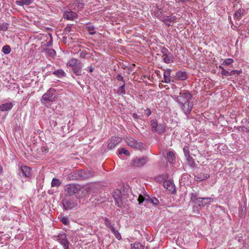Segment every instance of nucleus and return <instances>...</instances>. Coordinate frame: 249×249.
Listing matches in <instances>:
<instances>
[{
    "mask_svg": "<svg viewBox=\"0 0 249 249\" xmlns=\"http://www.w3.org/2000/svg\"><path fill=\"white\" fill-rule=\"evenodd\" d=\"M93 176L91 172L88 170H77L71 172L68 175V178L70 180H84Z\"/></svg>",
    "mask_w": 249,
    "mask_h": 249,
    "instance_id": "f257e3e1",
    "label": "nucleus"
},
{
    "mask_svg": "<svg viewBox=\"0 0 249 249\" xmlns=\"http://www.w3.org/2000/svg\"><path fill=\"white\" fill-rule=\"evenodd\" d=\"M173 98L176 100L178 105L186 103L188 101L193 100L192 93L189 90H181L179 95H174Z\"/></svg>",
    "mask_w": 249,
    "mask_h": 249,
    "instance_id": "f03ea898",
    "label": "nucleus"
},
{
    "mask_svg": "<svg viewBox=\"0 0 249 249\" xmlns=\"http://www.w3.org/2000/svg\"><path fill=\"white\" fill-rule=\"evenodd\" d=\"M56 90L53 88L49 89L46 93H45L41 99V103L43 105H46L47 103L54 101L56 99V96L54 93Z\"/></svg>",
    "mask_w": 249,
    "mask_h": 249,
    "instance_id": "7ed1b4c3",
    "label": "nucleus"
},
{
    "mask_svg": "<svg viewBox=\"0 0 249 249\" xmlns=\"http://www.w3.org/2000/svg\"><path fill=\"white\" fill-rule=\"evenodd\" d=\"M17 174L21 178H31L32 174V169L27 165L22 164L18 167Z\"/></svg>",
    "mask_w": 249,
    "mask_h": 249,
    "instance_id": "20e7f679",
    "label": "nucleus"
},
{
    "mask_svg": "<svg viewBox=\"0 0 249 249\" xmlns=\"http://www.w3.org/2000/svg\"><path fill=\"white\" fill-rule=\"evenodd\" d=\"M178 106L187 118H189V115L194 107L193 100L188 101L187 102L181 104Z\"/></svg>",
    "mask_w": 249,
    "mask_h": 249,
    "instance_id": "39448f33",
    "label": "nucleus"
},
{
    "mask_svg": "<svg viewBox=\"0 0 249 249\" xmlns=\"http://www.w3.org/2000/svg\"><path fill=\"white\" fill-rule=\"evenodd\" d=\"M184 156L189 166L192 168H195L196 166L194 159L190 154V150L188 146H185L183 148Z\"/></svg>",
    "mask_w": 249,
    "mask_h": 249,
    "instance_id": "423d86ee",
    "label": "nucleus"
},
{
    "mask_svg": "<svg viewBox=\"0 0 249 249\" xmlns=\"http://www.w3.org/2000/svg\"><path fill=\"white\" fill-rule=\"evenodd\" d=\"M80 189V186L76 184H67L65 187V191L69 196L73 195L77 193Z\"/></svg>",
    "mask_w": 249,
    "mask_h": 249,
    "instance_id": "0eeeda50",
    "label": "nucleus"
},
{
    "mask_svg": "<svg viewBox=\"0 0 249 249\" xmlns=\"http://www.w3.org/2000/svg\"><path fill=\"white\" fill-rule=\"evenodd\" d=\"M62 204L64 209L66 211L71 210L77 206L76 201L72 198L63 200Z\"/></svg>",
    "mask_w": 249,
    "mask_h": 249,
    "instance_id": "6e6552de",
    "label": "nucleus"
},
{
    "mask_svg": "<svg viewBox=\"0 0 249 249\" xmlns=\"http://www.w3.org/2000/svg\"><path fill=\"white\" fill-rule=\"evenodd\" d=\"M113 197L114 199L115 204L121 208L123 205V203L122 199V193L119 189H117L114 190L113 193Z\"/></svg>",
    "mask_w": 249,
    "mask_h": 249,
    "instance_id": "1a4fd4ad",
    "label": "nucleus"
},
{
    "mask_svg": "<svg viewBox=\"0 0 249 249\" xmlns=\"http://www.w3.org/2000/svg\"><path fill=\"white\" fill-rule=\"evenodd\" d=\"M198 192L191 193L190 202L195 205L203 208V207L201 206L202 203H203V197H198Z\"/></svg>",
    "mask_w": 249,
    "mask_h": 249,
    "instance_id": "9d476101",
    "label": "nucleus"
},
{
    "mask_svg": "<svg viewBox=\"0 0 249 249\" xmlns=\"http://www.w3.org/2000/svg\"><path fill=\"white\" fill-rule=\"evenodd\" d=\"M147 162V157L142 156L140 158H136L132 160V165L136 167H141L144 166Z\"/></svg>",
    "mask_w": 249,
    "mask_h": 249,
    "instance_id": "9b49d317",
    "label": "nucleus"
},
{
    "mask_svg": "<svg viewBox=\"0 0 249 249\" xmlns=\"http://www.w3.org/2000/svg\"><path fill=\"white\" fill-rule=\"evenodd\" d=\"M58 240L63 246L64 249H69V242L66 234H62L58 235Z\"/></svg>",
    "mask_w": 249,
    "mask_h": 249,
    "instance_id": "f8f14e48",
    "label": "nucleus"
},
{
    "mask_svg": "<svg viewBox=\"0 0 249 249\" xmlns=\"http://www.w3.org/2000/svg\"><path fill=\"white\" fill-rule=\"evenodd\" d=\"M122 139L120 137H115L111 138L108 140L107 145L108 148L111 150L115 147V146L121 142Z\"/></svg>",
    "mask_w": 249,
    "mask_h": 249,
    "instance_id": "ddd939ff",
    "label": "nucleus"
},
{
    "mask_svg": "<svg viewBox=\"0 0 249 249\" xmlns=\"http://www.w3.org/2000/svg\"><path fill=\"white\" fill-rule=\"evenodd\" d=\"M163 185L165 188L172 194H174L176 192L175 185L173 182L170 180L164 181Z\"/></svg>",
    "mask_w": 249,
    "mask_h": 249,
    "instance_id": "4468645a",
    "label": "nucleus"
},
{
    "mask_svg": "<svg viewBox=\"0 0 249 249\" xmlns=\"http://www.w3.org/2000/svg\"><path fill=\"white\" fill-rule=\"evenodd\" d=\"M210 177L209 175L203 172H196L194 175V179L196 181L204 180Z\"/></svg>",
    "mask_w": 249,
    "mask_h": 249,
    "instance_id": "2eb2a0df",
    "label": "nucleus"
},
{
    "mask_svg": "<svg viewBox=\"0 0 249 249\" xmlns=\"http://www.w3.org/2000/svg\"><path fill=\"white\" fill-rule=\"evenodd\" d=\"M188 74L185 71H178L176 72L175 75H173L175 78L179 80H185L188 78Z\"/></svg>",
    "mask_w": 249,
    "mask_h": 249,
    "instance_id": "dca6fc26",
    "label": "nucleus"
},
{
    "mask_svg": "<svg viewBox=\"0 0 249 249\" xmlns=\"http://www.w3.org/2000/svg\"><path fill=\"white\" fill-rule=\"evenodd\" d=\"M177 17L175 16H168L166 15H163L160 20L164 22L166 25L168 27L172 26L171 24H168V22H172L176 20Z\"/></svg>",
    "mask_w": 249,
    "mask_h": 249,
    "instance_id": "f3484780",
    "label": "nucleus"
},
{
    "mask_svg": "<svg viewBox=\"0 0 249 249\" xmlns=\"http://www.w3.org/2000/svg\"><path fill=\"white\" fill-rule=\"evenodd\" d=\"M77 14L72 11H66L63 13V17L68 20H73L77 18Z\"/></svg>",
    "mask_w": 249,
    "mask_h": 249,
    "instance_id": "a211bd4d",
    "label": "nucleus"
},
{
    "mask_svg": "<svg viewBox=\"0 0 249 249\" xmlns=\"http://www.w3.org/2000/svg\"><path fill=\"white\" fill-rule=\"evenodd\" d=\"M14 105L11 102L6 103L0 105V110L1 111H8L13 108Z\"/></svg>",
    "mask_w": 249,
    "mask_h": 249,
    "instance_id": "6ab92c4d",
    "label": "nucleus"
},
{
    "mask_svg": "<svg viewBox=\"0 0 249 249\" xmlns=\"http://www.w3.org/2000/svg\"><path fill=\"white\" fill-rule=\"evenodd\" d=\"M82 63H79L77 66L72 68V70L73 73L77 76H81L82 69Z\"/></svg>",
    "mask_w": 249,
    "mask_h": 249,
    "instance_id": "aec40b11",
    "label": "nucleus"
},
{
    "mask_svg": "<svg viewBox=\"0 0 249 249\" xmlns=\"http://www.w3.org/2000/svg\"><path fill=\"white\" fill-rule=\"evenodd\" d=\"M81 63V62L78 60L76 58H72L69 60L67 65L72 69L77 66L79 63Z\"/></svg>",
    "mask_w": 249,
    "mask_h": 249,
    "instance_id": "412c9836",
    "label": "nucleus"
},
{
    "mask_svg": "<svg viewBox=\"0 0 249 249\" xmlns=\"http://www.w3.org/2000/svg\"><path fill=\"white\" fill-rule=\"evenodd\" d=\"M43 52L45 53L46 54L51 57H53L56 55V52L53 49L44 48Z\"/></svg>",
    "mask_w": 249,
    "mask_h": 249,
    "instance_id": "4be33fe9",
    "label": "nucleus"
},
{
    "mask_svg": "<svg viewBox=\"0 0 249 249\" xmlns=\"http://www.w3.org/2000/svg\"><path fill=\"white\" fill-rule=\"evenodd\" d=\"M145 201H147V203H152L156 206L159 205L160 203L159 200L157 198L149 196H147Z\"/></svg>",
    "mask_w": 249,
    "mask_h": 249,
    "instance_id": "5701e85b",
    "label": "nucleus"
},
{
    "mask_svg": "<svg viewBox=\"0 0 249 249\" xmlns=\"http://www.w3.org/2000/svg\"><path fill=\"white\" fill-rule=\"evenodd\" d=\"M107 228L110 229V230L113 233L114 235H115V237L118 240H121L122 239L121 235L119 232L116 230L111 225L107 226Z\"/></svg>",
    "mask_w": 249,
    "mask_h": 249,
    "instance_id": "b1692460",
    "label": "nucleus"
},
{
    "mask_svg": "<svg viewBox=\"0 0 249 249\" xmlns=\"http://www.w3.org/2000/svg\"><path fill=\"white\" fill-rule=\"evenodd\" d=\"M32 2V0H20L15 2L16 4L18 6L29 5Z\"/></svg>",
    "mask_w": 249,
    "mask_h": 249,
    "instance_id": "393cba45",
    "label": "nucleus"
},
{
    "mask_svg": "<svg viewBox=\"0 0 249 249\" xmlns=\"http://www.w3.org/2000/svg\"><path fill=\"white\" fill-rule=\"evenodd\" d=\"M53 74L59 78H62L66 76L65 72L62 69H58L53 71Z\"/></svg>",
    "mask_w": 249,
    "mask_h": 249,
    "instance_id": "a878e982",
    "label": "nucleus"
},
{
    "mask_svg": "<svg viewBox=\"0 0 249 249\" xmlns=\"http://www.w3.org/2000/svg\"><path fill=\"white\" fill-rule=\"evenodd\" d=\"M158 121L156 120H152L150 122L151 130L153 132H156L158 127Z\"/></svg>",
    "mask_w": 249,
    "mask_h": 249,
    "instance_id": "bb28decb",
    "label": "nucleus"
},
{
    "mask_svg": "<svg viewBox=\"0 0 249 249\" xmlns=\"http://www.w3.org/2000/svg\"><path fill=\"white\" fill-rule=\"evenodd\" d=\"M245 10L244 9H239L234 14V18L236 19H239L244 14Z\"/></svg>",
    "mask_w": 249,
    "mask_h": 249,
    "instance_id": "cd10ccee",
    "label": "nucleus"
},
{
    "mask_svg": "<svg viewBox=\"0 0 249 249\" xmlns=\"http://www.w3.org/2000/svg\"><path fill=\"white\" fill-rule=\"evenodd\" d=\"M167 159L170 163L173 162L175 160V156L173 152L169 151L167 153Z\"/></svg>",
    "mask_w": 249,
    "mask_h": 249,
    "instance_id": "c85d7f7f",
    "label": "nucleus"
},
{
    "mask_svg": "<svg viewBox=\"0 0 249 249\" xmlns=\"http://www.w3.org/2000/svg\"><path fill=\"white\" fill-rule=\"evenodd\" d=\"M165 127L166 125L165 124H159L157 128V131L156 132H158L159 134H161L162 133L165 132Z\"/></svg>",
    "mask_w": 249,
    "mask_h": 249,
    "instance_id": "c756f323",
    "label": "nucleus"
},
{
    "mask_svg": "<svg viewBox=\"0 0 249 249\" xmlns=\"http://www.w3.org/2000/svg\"><path fill=\"white\" fill-rule=\"evenodd\" d=\"M174 56L173 54L169 55V56H167V57H164L163 58V62L166 64H169L174 62Z\"/></svg>",
    "mask_w": 249,
    "mask_h": 249,
    "instance_id": "7c9ffc66",
    "label": "nucleus"
},
{
    "mask_svg": "<svg viewBox=\"0 0 249 249\" xmlns=\"http://www.w3.org/2000/svg\"><path fill=\"white\" fill-rule=\"evenodd\" d=\"M203 202L201 206L204 207L206 205L210 204L213 201V198L212 197H203Z\"/></svg>",
    "mask_w": 249,
    "mask_h": 249,
    "instance_id": "2f4dec72",
    "label": "nucleus"
},
{
    "mask_svg": "<svg viewBox=\"0 0 249 249\" xmlns=\"http://www.w3.org/2000/svg\"><path fill=\"white\" fill-rule=\"evenodd\" d=\"M163 15L162 14V12L161 11V9L157 7L154 11V16L159 19H160Z\"/></svg>",
    "mask_w": 249,
    "mask_h": 249,
    "instance_id": "473e14b6",
    "label": "nucleus"
},
{
    "mask_svg": "<svg viewBox=\"0 0 249 249\" xmlns=\"http://www.w3.org/2000/svg\"><path fill=\"white\" fill-rule=\"evenodd\" d=\"M61 184V182L60 180L56 178H53L51 182V186L53 187H58Z\"/></svg>",
    "mask_w": 249,
    "mask_h": 249,
    "instance_id": "72a5a7b5",
    "label": "nucleus"
},
{
    "mask_svg": "<svg viewBox=\"0 0 249 249\" xmlns=\"http://www.w3.org/2000/svg\"><path fill=\"white\" fill-rule=\"evenodd\" d=\"M131 249H144V246L140 243H135L131 244Z\"/></svg>",
    "mask_w": 249,
    "mask_h": 249,
    "instance_id": "f704fd0d",
    "label": "nucleus"
},
{
    "mask_svg": "<svg viewBox=\"0 0 249 249\" xmlns=\"http://www.w3.org/2000/svg\"><path fill=\"white\" fill-rule=\"evenodd\" d=\"M125 82L124 81V83L122 86H121L118 89V92L120 94H125Z\"/></svg>",
    "mask_w": 249,
    "mask_h": 249,
    "instance_id": "c9c22d12",
    "label": "nucleus"
},
{
    "mask_svg": "<svg viewBox=\"0 0 249 249\" xmlns=\"http://www.w3.org/2000/svg\"><path fill=\"white\" fill-rule=\"evenodd\" d=\"M2 52L5 54H9L11 52V48L10 46L6 45L2 47Z\"/></svg>",
    "mask_w": 249,
    "mask_h": 249,
    "instance_id": "e433bc0d",
    "label": "nucleus"
},
{
    "mask_svg": "<svg viewBox=\"0 0 249 249\" xmlns=\"http://www.w3.org/2000/svg\"><path fill=\"white\" fill-rule=\"evenodd\" d=\"M86 28L90 35H93L95 34L96 32L94 31L95 27L93 25H89L86 27Z\"/></svg>",
    "mask_w": 249,
    "mask_h": 249,
    "instance_id": "4c0bfd02",
    "label": "nucleus"
},
{
    "mask_svg": "<svg viewBox=\"0 0 249 249\" xmlns=\"http://www.w3.org/2000/svg\"><path fill=\"white\" fill-rule=\"evenodd\" d=\"M60 221L65 225H68L70 223V220L68 217L62 216L60 218Z\"/></svg>",
    "mask_w": 249,
    "mask_h": 249,
    "instance_id": "58836bf2",
    "label": "nucleus"
},
{
    "mask_svg": "<svg viewBox=\"0 0 249 249\" xmlns=\"http://www.w3.org/2000/svg\"><path fill=\"white\" fill-rule=\"evenodd\" d=\"M0 209H4V210H6L7 208V203L2 198H0Z\"/></svg>",
    "mask_w": 249,
    "mask_h": 249,
    "instance_id": "ea45409f",
    "label": "nucleus"
},
{
    "mask_svg": "<svg viewBox=\"0 0 249 249\" xmlns=\"http://www.w3.org/2000/svg\"><path fill=\"white\" fill-rule=\"evenodd\" d=\"M127 144L131 147H135L137 145L136 142L133 139H129L127 141Z\"/></svg>",
    "mask_w": 249,
    "mask_h": 249,
    "instance_id": "a19ab883",
    "label": "nucleus"
},
{
    "mask_svg": "<svg viewBox=\"0 0 249 249\" xmlns=\"http://www.w3.org/2000/svg\"><path fill=\"white\" fill-rule=\"evenodd\" d=\"M118 153L120 155L124 154L126 156L129 155V152L124 148H121L118 149Z\"/></svg>",
    "mask_w": 249,
    "mask_h": 249,
    "instance_id": "79ce46f5",
    "label": "nucleus"
},
{
    "mask_svg": "<svg viewBox=\"0 0 249 249\" xmlns=\"http://www.w3.org/2000/svg\"><path fill=\"white\" fill-rule=\"evenodd\" d=\"M201 209V207L196 205L194 204L193 206V211L195 214H199Z\"/></svg>",
    "mask_w": 249,
    "mask_h": 249,
    "instance_id": "37998d69",
    "label": "nucleus"
},
{
    "mask_svg": "<svg viewBox=\"0 0 249 249\" xmlns=\"http://www.w3.org/2000/svg\"><path fill=\"white\" fill-rule=\"evenodd\" d=\"M234 62V60L231 58H227L226 59L223 63H222V65H230L233 63Z\"/></svg>",
    "mask_w": 249,
    "mask_h": 249,
    "instance_id": "c03bdc74",
    "label": "nucleus"
},
{
    "mask_svg": "<svg viewBox=\"0 0 249 249\" xmlns=\"http://www.w3.org/2000/svg\"><path fill=\"white\" fill-rule=\"evenodd\" d=\"M8 28V24L7 23H3L0 24V30L6 31Z\"/></svg>",
    "mask_w": 249,
    "mask_h": 249,
    "instance_id": "a18cd8bd",
    "label": "nucleus"
},
{
    "mask_svg": "<svg viewBox=\"0 0 249 249\" xmlns=\"http://www.w3.org/2000/svg\"><path fill=\"white\" fill-rule=\"evenodd\" d=\"M242 73V71L232 70L230 72L229 76H232L234 74L239 75Z\"/></svg>",
    "mask_w": 249,
    "mask_h": 249,
    "instance_id": "49530a36",
    "label": "nucleus"
},
{
    "mask_svg": "<svg viewBox=\"0 0 249 249\" xmlns=\"http://www.w3.org/2000/svg\"><path fill=\"white\" fill-rule=\"evenodd\" d=\"M72 26L71 25H68L64 29V32L68 34L70 33L71 31H72Z\"/></svg>",
    "mask_w": 249,
    "mask_h": 249,
    "instance_id": "de8ad7c7",
    "label": "nucleus"
},
{
    "mask_svg": "<svg viewBox=\"0 0 249 249\" xmlns=\"http://www.w3.org/2000/svg\"><path fill=\"white\" fill-rule=\"evenodd\" d=\"M146 198L143 196L142 195H140L138 199V201H139V204H141L142 203L144 200H145Z\"/></svg>",
    "mask_w": 249,
    "mask_h": 249,
    "instance_id": "09e8293b",
    "label": "nucleus"
},
{
    "mask_svg": "<svg viewBox=\"0 0 249 249\" xmlns=\"http://www.w3.org/2000/svg\"><path fill=\"white\" fill-rule=\"evenodd\" d=\"M171 70L170 69H167L164 72V74H163V76H168V77H170L171 76Z\"/></svg>",
    "mask_w": 249,
    "mask_h": 249,
    "instance_id": "8fccbe9b",
    "label": "nucleus"
},
{
    "mask_svg": "<svg viewBox=\"0 0 249 249\" xmlns=\"http://www.w3.org/2000/svg\"><path fill=\"white\" fill-rule=\"evenodd\" d=\"M115 79H116L117 81H122L123 83L124 81L123 76L121 74H118L116 76Z\"/></svg>",
    "mask_w": 249,
    "mask_h": 249,
    "instance_id": "3c124183",
    "label": "nucleus"
},
{
    "mask_svg": "<svg viewBox=\"0 0 249 249\" xmlns=\"http://www.w3.org/2000/svg\"><path fill=\"white\" fill-rule=\"evenodd\" d=\"M163 79L164 80H163L162 82L165 83H169L172 81L171 78L168 76H163Z\"/></svg>",
    "mask_w": 249,
    "mask_h": 249,
    "instance_id": "603ef678",
    "label": "nucleus"
},
{
    "mask_svg": "<svg viewBox=\"0 0 249 249\" xmlns=\"http://www.w3.org/2000/svg\"><path fill=\"white\" fill-rule=\"evenodd\" d=\"M80 53V57L84 58L86 57V55L87 54V53L86 51H79Z\"/></svg>",
    "mask_w": 249,
    "mask_h": 249,
    "instance_id": "864d4df0",
    "label": "nucleus"
},
{
    "mask_svg": "<svg viewBox=\"0 0 249 249\" xmlns=\"http://www.w3.org/2000/svg\"><path fill=\"white\" fill-rule=\"evenodd\" d=\"M221 74L224 76H229L230 72L228 71L223 69V71H221Z\"/></svg>",
    "mask_w": 249,
    "mask_h": 249,
    "instance_id": "5fc2aeb1",
    "label": "nucleus"
},
{
    "mask_svg": "<svg viewBox=\"0 0 249 249\" xmlns=\"http://www.w3.org/2000/svg\"><path fill=\"white\" fill-rule=\"evenodd\" d=\"M168 52H169L168 50L165 47H161V53L162 54L167 53Z\"/></svg>",
    "mask_w": 249,
    "mask_h": 249,
    "instance_id": "6e6d98bb",
    "label": "nucleus"
},
{
    "mask_svg": "<svg viewBox=\"0 0 249 249\" xmlns=\"http://www.w3.org/2000/svg\"><path fill=\"white\" fill-rule=\"evenodd\" d=\"M53 45V40L51 38L48 42L44 44V46L46 47H50Z\"/></svg>",
    "mask_w": 249,
    "mask_h": 249,
    "instance_id": "4d7b16f0",
    "label": "nucleus"
},
{
    "mask_svg": "<svg viewBox=\"0 0 249 249\" xmlns=\"http://www.w3.org/2000/svg\"><path fill=\"white\" fill-rule=\"evenodd\" d=\"M132 116L135 120H137L138 119H139V116L137 114L135 113H133Z\"/></svg>",
    "mask_w": 249,
    "mask_h": 249,
    "instance_id": "13d9d810",
    "label": "nucleus"
},
{
    "mask_svg": "<svg viewBox=\"0 0 249 249\" xmlns=\"http://www.w3.org/2000/svg\"><path fill=\"white\" fill-rule=\"evenodd\" d=\"M145 111H146V115L147 117L149 116L151 114V111L149 109H146Z\"/></svg>",
    "mask_w": 249,
    "mask_h": 249,
    "instance_id": "bf43d9fd",
    "label": "nucleus"
},
{
    "mask_svg": "<svg viewBox=\"0 0 249 249\" xmlns=\"http://www.w3.org/2000/svg\"><path fill=\"white\" fill-rule=\"evenodd\" d=\"M94 70V68L92 66H90L89 67V72H92Z\"/></svg>",
    "mask_w": 249,
    "mask_h": 249,
    "instance_id": "052dcab7",
    "label": "nucleus"
},
{
    "mask_svg": "<svg viewBox=\"0 0 249 249\" xmlns=\"http://www.w3.org/2000/svg\"><path fill=\"white\" fill-rule=\"evenodd\" d=\"M172 54H173L171 53H170V52H168L167 53L163 54V56L164 57H167V56H169V55H172Z\"/></svg>",
    "mask_w": 249,
    "mask_h": 249,
    "instance_id": "680f3d73",
    "label": "nucleus"
},
{
    "mask_svg": "<svg viewBox=\"0 0 249 249\" xmlns=\"http://www.w3.org/2000/svg\"><path fill=\"white\" fill-rule=\"evenodd\" d=\"M198 152V150H196L195 152H194V153H192H192L190 152L191 156H192V155H193L194 156H196V153H197Z\"/></svg>",
    "mask_w": 249,
    "mask_h": 249,
    "instance_id": "e2e57ef3",
    "label": "nucleus"
},
{
    "mask_svg": "<svg viewBox=\"0 0 249 249\" xmlns=\"http://www.w3.org/2000/svg\"><path fill=\"white\" fill-rule=\"evenodd\" d=\"M176 1H178V2H182V3H184L186 1H188L189 0H176Z\"/></svg>",
    "mask_w": 249,
    "mask_h": 249,
    "instance_id": "0e129e2a",
    "label": "nucleus"
},
{
    "mask_svg": "<svg viewBox=\"0 0 249 249\" xmlns=\"http://www.w3.org/2000/svg\"><path fill=\"white\" fill-rule=\"evenodd\" d=\"M3 168L2 166L0 165V174H1L2 172Z\"/></svg>",
    "mask_w": 249,
    "mask_h": 249,
    "instance_id": "69168bd1",
    "label": "nucleus"
},
{
    "mask_svg": "<svg viewBox=\"0 0 249 249\" xmlns=\"http://www.w3.org/2000/svg\"><path fill=\"white\" fill-rule=\"evenodd\" d=\"M219 68L222 70V71H223V69H224L222 66H219Z\"/></svg>",
    "mask_w": 249,
    "mask_h": 249,
    "instance_id": "338daca9",
    "label": "nucleus"
},
{
    "mask_svg": "<svg viewBox=\"0 0 249 249\" xmlns=\"http://www.w3.org/2000/svg\"><path fill=\"white\" fill-rule=\"evenodd\" d=\"M53 124H54V125L55 126V124H56V122H53Z\"/></svg>",
    "mask_w": 249,
    "mask_h": 249,
    "instance_id": "774afa93",
    "label": "nucleus"
}]
</instances>
